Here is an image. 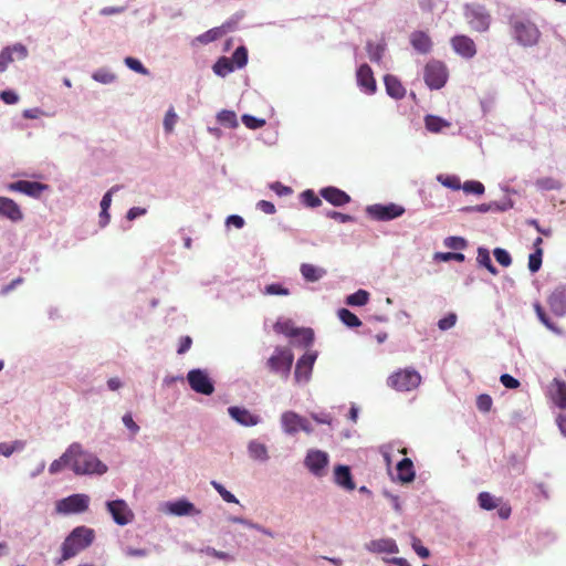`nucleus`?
Instances as JSON below:
<instances>
[{
	"mask_svg": "<svg viewBox=\"0 0 566 566\" xmlns=\"http://www.w3.org/2000/svg\"><path fill=\"white\" fill-rule=\"evenodd\" d=\"M95 538V532L87 526L75 527L63 541L61 545V557L56 560V565L75 557L82 551L92 545Z\"/></svg>",
	"mask_w": 566,
	"mask_h": 566,
	"instance_id": "f257e3e1",
	"label": "nucleus"
},
{
	"mask_svg": "<svg viewBox=\"0 0 566 566\" xmlns=\"http://www.w3.org/2000/svg\"><path fill=\"white\" fill-rule=\"evenodd\" d=\"M67 455H71L72 470L77 475L104 474L107 471V467L94 454L84 451L80 443H72L67 448Z\"/></svg>",
	"mask_w": 566,
	"mask_h": 566,
	"instance_id": "f03ea898",
	"label": "nucleus"
},
{
	"mask_svg": "<svg viewBox=\"0 0 566 566\" xmlns=\"http://www.w3.org/2000/svg\"><path fill=\"white\" fill-rule=\"evenodd\" d=\"M510 24L513 36L522 46H534L541 39V31L537 25L526 18L512 17Z\"/></svg>",
	"mask_w": 566,
	"mask_h": 566,
	"instance_id": "7ed1b4c3",
	"label": "nucleus"
},
{
	"mask_svg": "<svg viewBox=\"0 0 566 566\" xmlns=\"http://www.w3.org/2000/svg\"><path fill=\"white\" fill-rule=\"evenodd\" d=\"M388 386L398 391H410L419 387L421 382L420 374L412 369H400L389 376Z\"/></svg>",
	"mask_w": 566,
	"mask_h": 566,
	"instance_id": "20e7f679",
	"label": "nucleus"
},
{
	"mask_svg": "<svg viewBox=\"0 0 566 566\" xmlns=\"http://www.w3.org/2000/svg\"><path fill=\"white\" fill-rule=\"evenodd\" d=\"M465 18L472 30L485 32L491 24V15L483 6L472 4L465 7Z\"/></svg>",
	"mask_w": 566,
	"mask_h": 566,
	"instance_id": "39448f33",
	"label": "nucleus"
},
{
	"mask_svg": "<svg viewBox=\"0 0 566 566\" xmlns=\"http://www.w3.org/2000/svg\"><path fill=\"white\" fill-rule=\"evenodd\" d=\"M90 497L86 494H73L56 503V512L61 514L83 513L88 509Z\"/></svg>",
	"mask_w": 566,
	"mask_h": 566,
	"instance_id": "423d86ee",
	"label": "nucleus"
},
{
	"mask_svg": "<svg viewBox=\"0 0 566 566\" xmlns=\"http://www.w3.org/2000/svg\"><path fill=\"white\" fill-rule=\"evenodd\" d=\"M294 356L289 348H276L274 354L269 358L268 366L272 373L287 377Z\"/></svg>",
	"mask_w": 566,
	"mask_h": 566,
	"instance_id": "0eeeda50",
	"label": "nucleus"
},
{
	"mask_svg": "<svg viewBox=\"0 0 566 566\" xmlns=\"http://www.w3.org/2000/svg\"><path fill=\"white\" fill-rule=\"evenodd\" d=\"M424 82L431 90H439L444 86L448 72L446 66L438 61L430 62L424 67Z\"/></svg>",
	"mask_w": 566,
	"mask_h": 566,
	"instance_id": "6e6552de",
	"label": "nucleus"
},
{
	"mask_svg": "<svg viewBox=\"0 0 566 566\" xmlns=\"http://www.w3.org/2000/svg\"><path fill=\"white\" fill-rule=\"evenodd\" d=\"M187 379L190 388L198 394L209 396L214 391V386L208 374L201 369L190 370L187 375Z\"/></svg>",
	"mask_w": 566,
	"mask_h": 566,
	"instance_id": "1a4fd4ad",
	"label": "nucleus"
},
{
	"mask_svg": "<svg viewBox=\"0 0 566 566\" xmlns=\"http://www.w3.org/2000/svg\"><path fill=\"white\" fill-rule=\"evenodd\" d=\"M366 211L375 220L389 221L400 217L405 212V208L396 203L386 206L377 203L368 206Z\"/></svg>",
	"mask_w": 566,
	"mask_h": 566,
	"instance_id": "9d476101",
	"label": "nucleus"
},
{
	"mask_svg": "<svg viewBox=\"0 0 566 566\" xmlns=\"http://www.w3.org/2000/svg\"><path fill=\"white\" fill-rule=\"evenodd\" d=\"M106 506L114 522L120 526L129 524L134 518V513L124 500L109 501Z\"/></svg>",
	"mask_w": 566,
	"mask_h": 566,
	"instance_id": "9b49d317",
	"label": "nucleus"
},
{
	"mask_svg": "<svg viewBox=\"0 0 566 566\" xmlns=\"http://www.w3.org/2000/svg\"><path fill=\"white\" fill-rule=\"evenodd\" d=\"M48 188L45 184L29 180H19L7 186L9 191L21 192L32 198H40Z\"/></svg>",
	"mask_w": 566,
	"mask_h": 566,
	"instance_id": "f8f14e48",
	"label": "nucleus"
},
{
	"mask_svg": "<svg viewBox=\"0 0 566 566\" xmlns=\"http://www.w3.org/2000/svg\"><path fill=\"white\" fill-rule=\"evenodd\" d=\"M306 468L315 475L321 476L328 464V454L321 450H311L305 458Z\"/></svg>",
	"mask_w": 566,
	"mask_h": 566,
	"instance_id": "ddd939ff",
	"label": "nucleus"
},
{
	"mask_svg": "<svg viewBox=\"0 0 566 566\" xmlns=\"http://www.w3.org/2000/svg\"><path fill=\"white\" fill-rule=\"evenodd\" d=\"M18 60H23L28 56V50L23 44H14L7 46L0 52V73L4 72L10 63Z\"/></svg>",
	"mask_w": 566,
	"mask_h": 566,
	"instance_id": "4468645a",
	"label": "nucleus"
},
{
	"mask_svg": "<svg viewBox=\"0 0 566 566\" xmlns=\"http://www.w3.org/2000/svg\"><path fill=\"white\" fill-rule=\"evenodd\" d=\"M356 78L358 86L367 94H374L377 91L376 80L371 67L368 64H361L357 72Z\"/></svg>",
	"mask_w": 566,
	"mask_h": 566,
	"instance_id": "2eb2a0df",
	"label": "nucleus"
},
{
	"mask_svg": "<svg viewBox=\"0 0 566 566\" xmlns=\"http://www.w3.org/2000/svg\"><path fill=\"white\" fill-rule=\"evenodd\" d=\"M450 42L452 49L464 59H472L476 54L475 43L468 35H455Z\"/></svg>",
	"mask_w": 566,
	"mask_h": 566,
	"instance_id": "dca6fc26",
	"label": "nucleus"
},
{
	"mask_svg": "<svg viewBox=\"0 0 566 566\" xmlns=\"http://www.w3.org/2000/svg\"><path fill=\"white\" fill-rule=\"evenodd\" d=\"M0 216L12 222H19L23 219V212L19 205L8 197H0Z\"/></svg>",
	"mask_w": 566,
	"mask_h": 566,
	"instance_id": "f3484780",
	"label": "nucleus"
},
{
	"mask_svg": "<svg viewBox=\"0 0 566 566\" xmlns=\"http://www.w3.org/2000/svg\"><path fill=\"white\" fill-rule=\"evenodd\" d=\"M551 311L557 316L566 315V287H557L547 298Z\"/></svg>",
	"mask_w": 566,
	"mask_h": 566,
	"instance_id": "a211bd4d",
	"label": "nucleus"
},
{
	"mask_svg": "<svg viewBox=\"0 0 566 566\" xmlns=\"http://www.w3.org/2000/svg\"><path fill=\"white\" fill-rule=\"evenodd\" d=\"M319 195L331 205L343 207L350 201V196L336 187H325L321 189Z\"/></svg>",
	"mask_w": 566,
	"mask_h": 566,
	"instance_id": "6ab92c4d",
	"label": "nucleus"
},
{
	"mask_svg": "<svg viewBox=\"0 0 566 566\" xmlns=\"http://www.w3.org/2000/svg\"><path fill=\"white\" fill-rule=\"evenodd\" d=\"M316 359V354H304L296 363L295 378L297 381L308 380Z\"/></svg>",
	"mask_w": 566,
	"mask_h": 566,
	"instance_id": "aec40b11",
	"label": "nucleus"
},
{
	"mask_svg": "<svg viewBox=\"0 0 566 566\" xmlns=\"http://www.w3.org/2000/svg\"><path fill=\"white\" fill-rule=\"evenodd\" d=\"M548 396L553 402L562 408L566 409V382L555 378L548 388Z\"/></svg>",
	"mask_w": 566,
	"mask_h": 566,
	"instance_id": "412c9836",
	"label": "nucleus"
},
{
	"mask_svg": "<svg viewBox=\"0 0 566 566\" xmlns=\"http://www.w3.org/2000/svg\"><path fill=\"white\" fill-rule=\"evenodd\" d=\"M410 43L412 48L421 53L428 54L432 50V40L424 31H415L410 34Z\"/></svg>",
	"mask_w": 566,
	"mask_h": 566,
	"instance_id": "4be33fe9",
	"label": "nucleus"
},
{
	"mask_svg": "<svg viewBox=\"0 0 566 566\" xmlns=\"http://www.w3.org/2000/svg\"><path fill=\"white\" fill-rule=\"evenodd\" d=\"M229 415L242 426H255L259 423V417L252 415L249 410L240 407H230Z\"/></svg>",
	"mask_w": 566,
	"mask_h": 566,
	"instance_id": "5701e85b",
	"label": "nucleus"
},
{
	"mask_svg": "<svg viewBox=\"0 0 566 566\" xmlns=\"http://www.w3.org/2000/svg\"><path fill=\"white\" fill-rule=\"evenodd\" d=\"M384 83L386 87V92L389 96L396 99H401L406 95V88L399 81V78L395 75L387 74L384 77Z\"/></svg>",
	"mask_w": 566,
	"mask_h": 566,
	"instance_id": "b1692460",
	"label": "nucleus"
},
{
	"mask_svg": "<svg viewBox=\"0 0 566 566\" xmlns=\"http://www.w3.org/2000/svg\"><path fill=\"white\" fill-rule=\"evenodd\" d=\"M274 331L277 333L285 334L287 336H297L302 335L303 339L306 344H311L313 342V332L311 329H297L291 326L290 322L280 323L277 322L274 325Z\"/></svg>",
	"mask_w": 566,
	"mask_h": 566,
	"instance_id": "393cba45",
	"label": "nucleus"
},
{
	"mask_svg": "<svg viewBox=\"0 0 566 566\" xmlns=\"http://www.w3.org/2000/svg\"><path fill=\"white\" fill-rule=\"evenodd\" d=\"M367 549L373 553H388L395 554L398 553V546L396 542L391 538H380L370 541L366 545Z\"/></svg>",
	"mask_w": 566,
	"mask_h": 566,
	"instance_id": "a878e982",
	"label": "nucleus"
},
{
	"mask_svg": "<svg viewBox=\"0 0 566 566\" xmlns=\"http://www.w3.org/2000/svg\"><path fill=\"white\" fill-rule=\"evenodd\" d=\"M334 475H335V482L339 486H342L348 491L355 490L356 485L353 481L349 467L337 465L334 470Z\"/></svg>",
	"mask_w": 566,
	"mask_h": 566,
	"instance_id": "bb28decb",
	"label": "nucleus"
},
{
	"mask_svg": "<svg viewBox=\"0 0 566 566\" xmlns=\"http://www.w3.org/2000/svg\"><path fill=\"white\" fill-rule=\"evenodd\" d=\"M398 480L402 483H410L415 480L416 473L413 463L409 458H405L397 464Z\"/></svg>",
	"mask_w": 566,
	"mask_h": 566,
	"instance_id": "cd10ccee",
	"label": "nucleus"
},
{
	"mask_svg": "<svg viewBox=\"0 0 566 566\" xmlns=\"http://www.w3.org/2000/svg\"><path fill=\"white\" fill-rule=\"evenodd\" d=\"M282 426L285 432L293 434L300 430L302 417L293 411H286L282 415Z\"/></svg>",
	"mask_w": 566,
	"mask_h": 566,
	"instance_id": "c85d7f7f",
	"label": "nucleus"
},
{
	"mask_svg": "<svg viewBox=\"0 0 566 566\" xmlns=\"http://www.w3.org/2000/svg\"><path fill=\"white\" fill-rule=\"evenodd\" d=\"M300 271L304 280L307 282H317L326 274L324 269L310 263H303Z\"/></svg>",
	"mask_w": 566,
	"mask_h": 566,
	"instance_id": "c756f323",
	"label": "nucleus"
},
{
	"mask_svg": "<svg viewBox=\"0 0 566 566\" xmlns=\"http://www.w3.org/2000/svg\"><path fill=\"white\" fill-rule=\"evenodd\" d=\"M168 513L177 516L189 515L195 512L192 503L186 500H179L167 504Z\"/></svg>",
	"mask_w": 566,
	"mask_h": 566,
	"instance_id": "7c9ffc66",
	"label": "nucleus"
},
{
	"mask_svg": "<svg viewBox=\"0 0 566 566\" xmlns=\"http://www.w3.org/2000/svg\"><path fill=\"white\" fill-rule=\"evenodd\" d=\"M424 124H426V128L431 133H439L444 127L450 126V124L447 120L442 119L439 116H434V115H427L424 117Z\"/></svg>",
	"mask_w": 566,
	"mask_h": 566,
	"instance_id": "2f4dec72",
	"label": "nucleus"
},
{
	"mask_svg": "<svg viewBox=\"0 0 566 566\" xmlns=\"http://www.w3.org/2000/svg\"><path fill=\"white\" fill-rule=\"evenodd\" d=\"M476 261H478L479 265L484 266L491 274H493V275L497 274V270L492 264V261L490 258V252L488 249H485V248L478 249Z\"/></svg>",
	"mask_w": 566,
	"mask_h": 566,
	"instance_id": "473e14b6",
	"label": "nucleus"
},
{
	"mask_svg": "<svg viewBox=\"0 0 566 566\" xmlns=\"http://www.w3.org/2000/svg\"><path fill=\"white\" fill-rule=\"evenodd\" d=\"M337 315L338 318L348 327H359L361 325V321L358 316L347 308H340Z\"/></svg>",
	"mask_w": 566,
	"mask_h": 566,
	"instance_id": "72a5a7b5",
	"label": "nucleus"
},
{
	"mask_svg": "<svg viewBox=\"0 0 566 566\" xmlns=\"http://www.w3.org/2000/svg\"><path fill=\"white\" fill-rule=\"evenodd\" d=\"M218 122L229 128H235L238 127V119L237 115L233 111L223 109L218 113L217 115Z\"/></svg>",
	"mask_w": 566,
	"mask_h": 566,
	"instance_id": "f704fd0d",
	"label": "nucleus"
},
{
	"mask_svg": "<svg viewBox=\"0 0 566 566\" xmlns=\"http://www.w3.org/2000/svg\"><path fill=\"white\" fill-rule=\"evenodd\" d=\"M369 301V293L365 290H358L346 298V304L350 306H363Z\"/></svg>",
	"mask_w": 566,
	"mask_h": 566,
	"instance_id": "c9c22d12",
	"label": "nucleus"
},
{
	"mask_svg": "<svg viewBox=\"0 0 566 566\" xmlns=\"http://www.w3.org/2000/svg\"><path fill=\"white\" fill-rule=\"evenodd\" d=\"M232 71H234V66L231 60L224 56L220 57L213 65V72L220 76H226Z\"/></svg>",
	"mask_w": 566,
	"mask_h": 566,
	"instance_id": "e433bc0d",
	"label": "nucleus"
},
{
	"mask_svg": "<svg viewBox=\"0 0 566 566\" xmlns=\"http://www.w3.org/2000/svg\"><path fill=\"white\" fill-rule=\"evenodd\" d=\"M479 505L486 511H491L497 507L499 500L495 499L489 492H481L478 496Z\"/></svg>",
	"mask_w": 566,
	"mask_h": 566,
	"instance_id": "4c0bfd02",
	"label": "nucleus"
},
{
	"mask_svg": "<svg viewBox=\"0 0 566 566\" xmlns=\"http://www.w3.org/2000/svg\"><path fill=\"white\" fill-rule=\"evenodd\" d=\"M230 60L234 69H242L248 63V50L244 46L237 48Z\"/></svg>",
	"mask_w": 566,
	"mask_h": 566,
	"instance_id": "58836bf2",
	"label": "nucleus"
},
{
	"mask_svg": "<svg viewBox=\"0 0 566 566\" xmlns=\"http://www.w3.org/2000/svg\"><path fill=\"white\" fill-rule=\"evenodd\" d=\"M66 465L72 468V459L71 455H67V450L61 455L60 459L54 460L49 468V472L51 474H56Z\"/></svg>",
	"mask_w": 566,
	"mask_h": 566,
	"instance_id": "ea45409f",
	"label": "nucleus"
},
{
	"mask_svg": "<svg viewBox=\"0 0 566 566\" xmlns=\"http://www.w3.org/2000/svg\"><path fill=\"white\" fill-rule=\"evenodd\" d=\"M249 452L251 457L255 460H266L268 459V450L266 447L260 442L252 441L249 444Z\"/></svg>",
	"mask_w": 566,
	"mask_h": 566,
	"instance_id": "a19ab883",
	"label": "nucleus"
},
{
	"mask_svg": "<svg viewBox=\"0 0 566 566\" xmlns=\"http://www.w3.org/2000/svg\"><path fill=\"white\" fill-rule=\"evenodd\" d=\"M536 187L541 190H557L560 189L562 184L553 177H543L536 180Z\"/></svg>",
	"mask_w": 566,
	"mask_h": 566,
	"instance_id": "79ce46f5",
	"label": "nucleus"
},
{
	"mask_svg": "<svg viewBox=\"0 0 566 566\" xmlns=\"http://www.w3.org/2000/svg\"><path fill=\"white\" fill-rule=\"evenodd\" d=\"M302 202L310 208H316L322 205L321 198L312 190L307 189L301 193Z\"/></svg>",
	"mask_w": 566,
	"mask_h": 566,
	"instance_id": "37998d69",
	"label": "nucleus"
},
{
	"mask_svg": "<svg viewBox=\"0 0 566 566\" xmlns=\"http://www.w3.org/2000/svg\"><path fill=\"white\" fill-rule=\"evenodd\" d=\"M543 249L537 248L534 253L528 256V269L532 273L537 272L542 265Z\"/></svg>",
	"mask_w": 566,
	"mask_h": 566,
	"instance_id": "c03bdc74",
	"label": "nucleus"
},
{
	"mask_svg": "<svg viewBox=\"0 0 566 566\" xmlns=\"http://www.w3.org/2000/svg\"><path fill=\"white\" fill-rule=\"evenodd\" d=\"M534 311L538 317V319L551 331H554L556 332L557 328L555 327V325L553 324V322L549 319V317L547 316L545 310L543 308V306L536 302L534 304Z\"/></svg>",
	"mask_w": 566,
	"mask_h": 566,
	"instance_id": "a18cd8bd",
	"label": "nucleus"
},
{
	"mask_svg": "<svg viewBox=\"0 0 566 566\" xmlns=\"http://www.w3.org/2000/svg\"><path fill=\"white\" fill-rule=\"evenodd\" d=\"M92 77L102 84H109L113 83L116 78L115 74L112 72L101 69L93 73Z\"/></svg>",
	"mask_w": 566,
	"mask_h": 566,
	"instance_id": "49530a36",
	"label": "nucleus"
},
{
	"mask_svg": "<svg viewBox=\"0 0 566 566\" xmlns=\"http://www.w3.org/2000/svg\"><path fill=\"white\" fill-rule=\"evenodd\" d=\"M177 120H178V116H177L174 107L171 106L167 111V113L165 115V118H164V129H165V132L168 133V134L171 133L174 130V127H175Z\"/></svg>",
	"mask_w": 566,
	"mask_h": 566,
	"instance_id": "de8ad7c7",
	"label": "nucleus"
},
{
	"mask_svg": "<svg viewBox=\"0 0 566 566\" xmlns=\"http://www.w3.org/2000/svg\"><path fill=\"white\" fill-rule=\"evenodd\" d=\"M24 447V442L17 440L13 443H0V454L10 457L15 450H21Z\"/></svg>",
	"mask_w": 566,
	"mask_h": 566,
	"instance_id": "09e8293b",
	"label": "nucleus"
},
{
	"mask_svg": "<svg viewBox=\"0 0 566 566\" xmlns=\"http://www.w3.org/2000/svg\"><path fill=\"white\" fill-rule=\"evenodd\" d=\"M242 123L250 129H258L265 125V119L244 114L242 116Z\"/></svg>",
	"mask_w": 566,
	"mask_h": 566,
	"instance_id": "8fccbe9b",
	"label": "nucleus"
},
{
	"mask_svg": "<svg viewBox=\"0 0 566 566\" xmlns=\"http://www.w3.org/2000/svg\"><path fill=\"white\" fill-rule=\"evenodd\" d=\"M264 294L286 296L290 294V291H289V289L284 287L282 284L272 283V284H269L265 286Z\"/></svg>",
	"mask_w": 566,
	"mask_h": 566,
	"instance_id": "3c124183",
	"label": "nucleus"
},
{
	"mask_svg": "<svg viewBox=\"0 0 566 566\" xmlns=\"http://www.w3.org/2000/svg\"><path fill=\"white\" fill-rule=\"evenodd\" d=\"M495 260L502 265V266H510L512 263V258L510 253L501 248H496L493 251Z\"/></svg>",
	"mask_w": 566,
	"mask_h": 566,
	"instance_id": "603ef678",
	"label": "nucleus"
},
{
	"mask_svg": "<svg viewBox=\"0 0 566 566\" xmlns=\"http://www.w3.org/2000/svg\"><path fill=\"white\" fill-rule=\"evenodd\" d=\"M462 189L467 193L482 195L484 192L483 184L475 180L465 181L462 186Z\"/></svg>",
	"mask_w": 566,
	"mask_h": 566,
	"instance_id": "864d4df0",
	"label": "nucleus"
},
{
	"mask_svg": "<svg viewBox=\"0 0 566 566\" xmlns=\"http://www.w3.org/2000/svg\"><path fill=\"white\" fill-rule=\"evenodd\" d=\"M492 405H493V400H492L491 396H489L486 394H482V395L478 396L476 408L480 411H482V412L490 411L492 408Z\"/></svg>",
	"mask_w": 566,
	"mask_h": 566,
	"instance_id": "5fc2aeb1",
	"label": "nucleus"
},
{
	"mask_svg": "<svg viewBox=\"0 0 566 566\" xmlns=\"http://www.w3.org/2000/svg\"><path fill=\"white\" fill-rule=\"evenodd\" d=\"M125 64L133 71L146 75L148 74L147 69L142 64V62L135 57L127 56L125 59Z\"/></svg>",
	"mask_w": 566,
	"mask_h": 566,
	"instance_id": "6e6d98bb",
	"label": "nucleus"
},
{
	"mask_svg": "<svg viewBox=\"0 0 566 566\" xmlns=\"http://www.w3.org/2000/svg\"><path fill=\"white\" fill-rule=\"evenodd\" d=\"M444 245L453 250H462L467 245V241L460 237H449L444 240Z\"/></svg>",
	"mask_w": 566,
	"mask_h": 566,
	"instance_id": "4d7b16f0",
	"label": "nucleus"
},
{
	"mask_svg": "<svg viewBox=\"0 0 566 566\" xmlns=\"http://www.w3.org/2000/svg\"><path fill=\"white\" fill-rule=\"evenodd\" d=\"M436 259L446 262L451 260L463 262L465 256L463 253L459 252H439L436 254Z\"/></svg>",
	"mask_w": 566,
	"mask_h": 566,
	"instance_id": "13d9d810",
	"label": "nucleus"
},
{
	"mask_svg": "<svg viewBox=\"0 0 566 566\" xmlns=\"http://www.w3.org/2000/svg\"><path fill=\"white\" fill-rule=\"evenodd\" d=\"M367 51H368V55H369V59L370 61L373 62H379L381 60V56H382V53H384V48L379 44H371V43H368L367 44Z\"/></svg>",
	"mask_w": 566,
	"mask_h": 566,
	"instance_id": "bf43d9fd",
	"label": "nucleus"
},
{
	"mask_svg": "<svg viewBox=\"0 0 566 566\" xmlns=\"http://www.w3.org/2000/svg\"><path fill=\"white\" fill-rule=\"evenodd\" d=\"M212 485H213V488L218 491V493L221 495V497L226 502H228V503H238L237 497L231 492L226 490L223 488V485H221L220 483L214 482V481L212 482Z\"/></svg>",
	"mask_w": 566,
	"mask_h": 566,
	"instance_id": "052dcab7",
	"label": "nucleus"
},
{
	"mask_svg": "<svg viewBox=\"0 0 566 566\" xmlns=\"http://www.w3.org/2000/svg\"><path fill=\"white\" fill-rule=\"evenodd\" d=\"M457 323V315L454 313L448 314L446 317L438 322V326L441 331H447L453 327Z\"/></svg>",
	"mask_w": 566,
	"mask_h": 566,
	"instance_id": "680f3d73",
	"label": "nucleus"
},
{
	"mask_svg": "<svg viewBox=\"0 0 566 566\" xmlns=\"http://www.w3.org/2000/svg\"><path fill=\"white\" fill-rule=\"evenodd\" d=\"M220 34L221 33H220L219 29H211V30L207 31L206 33L199 35L198 41L207 44L209 42L217 40L220 36Z\"/></svg>",
	"mask_w": 566,
	"mask_h": 566,
	"instance_id": "e2e57ef3",
	"label": "nucleus"
},
{
	"mask_svg": "<svg viewBox=\"0 0 566 566\" xmlns=\"http://www.w3.org/2000/svg\"><path fill=\"white\" fill-rule=\"evenodd\" d=\"M203 553L208 556L216 557L219 559L233 560V557L230 554H228L226 552L217 551L213 547H207L206 549H203Z\"/></svg>",
	"mask_w": 566,
	"mask_h": 566,
	"instance_id": "0e129e2a",
	"label": "nucleus"
},
{
	"mask_svg": "<svg viewBox=\"0 0 566 566\" xmlns=\"http://www.w3.org/2000/svg\"><path fill=\"white\" fill-rule=\"evenodd\" d=\"M412 548L421 558H428L430 552L427 547L421 544V541L417 537L412 538Z\"/></svg>",
	"mask_w": 566,
	"mask_h": 566,
	"instance_id": "69168bd1",
	"label": "nucleus"
},
{
	"mask_svg": "<svg viewBox=\"0 0 566 566\" xmlns=\"http://www.w3.org/2000/svg\"><path fill=\"white\" fill-rule=\"evenodd\" d=\"M500 381L504 387L509 389H515L520 386V381L509 374H503L500 377Z\"/></svg>",
	"mask_w": 566,
	"mask_h": 566,
	"instance_id": "338daca9",
	"label": "nucleus"
},
{
	"mask_svg": "<svg viewBox=\"0 0 566 566\" xmlns=\"http://www.w3.org/2000/svg\"><path fill=\"white\" fill-rule=\"evenodd\" d=\"M123 423L134 436L139 431V426L134 421L129 412L123 416Z\"/></svg>",
	"mask_w": 566,
	"mask_h": 566,
	"instance_id": "774afa93",
	"label": "nucleus"
}]
</instances>
